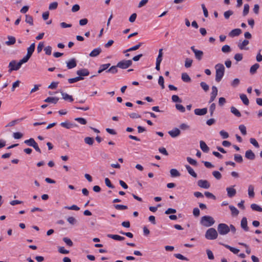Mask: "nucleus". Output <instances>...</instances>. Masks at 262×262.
I'll return each mask as SVG.
<instances>
[{"instance_id": "39", "label": "nucleus", "mask_w": 262, "mask_h": 262, "mask_svg": "<svg viewBox=\"0 0 262 262\" xmlns=\"http://www.w3.org/2000/svg\"><path fill=\"white\" fill-rule=\"evenodd\" d=\"M117 64L116 66H112L108 70L106 71V72H110L112 74H116L118 72Z\"/></svg>"}, {"instance_id": "16", "label": "nucleus", "mask_w": 262, "mask_h": 262, "mask_svg": "<svg viewBox=\"0 0 262 262\" xmlns=\"http://www.w3.org/2000/svg\"><path fill=\"white\" fill-rule=\"evenodd\" d=\"M241 225V227L245 231H249V227H248V225H247V220L246 217H244L242 219Z\"/></svg>"}, {"instance_id": "27", "label": "nucleus", "mask_w": 262, "mask_h": 262, "mask_svg": "<svg viewBox=\"0 0 262 262\" xmlns=\"http://www.w3.org/2000/svg\"><path fill=\"white\" fill-rule=\"evenodd\" d=\"M231 112L236 117H240L241 114L240 112L234 106H231L230 107Z\"/></svg>"}, {"instance_id": "60", "label": "nucleus", "mask_w": 262, "mask_h": 262, "mask_svg": "<svg viewBox=\"0 0 262 262\" xmlns=\"http://www.w3.org/2000/svg\"><path fill=\"white\" fill-rule=\"evenodd\" d=\"M233 14V12L231 10H228L224 12V15L226 19H228L231 15Z\"/></svg>"}, {"instance_id": "15", "label": "nucleus", "mask_w": 262, "mask_h": 262, "mask_svg": "<svg viewBox=\"0 0 262 262\" xmlns=\"http://www.w3.org/2000/svg\"><path fill=\"white\" fill-rule=\"evenodd\" d=\"M245 157L249 160H253L255 158V156L251 150H248L246 151Z\"/></svg>"}, {"instance_id": "2", "label": "nucleus", "mask_w": 262, "mask_h": 262, "mask_svg": "<svg viewBox=\"0 0 262 262\" xmlns=\"http://www.w3.org/2000/svg\"><path fill=\"white\" fill-rule=\"evenodd\" d=\"M215 81L220 82L224 75L225 67L222 63H217L215 66Z\"/></svg>"}, {"instance_id": "37", "label": "nucleus", "mask_w": 262, "mask_h": 262, "mask_svg": "<svg viewBox=\"0 0 262 262\" xmlns=\"http://www.w3.org/2000/svg\"><path fill=\"white\" fill-rule=\"evenodd\" d=\"M223 245L227 249H228L230 251L233 252L234 254H237L239 250L236 248H235L234 247H231L229 245Z\"/></svg>"}, {"instance_id": "31", "label": "nucleus", "mask_w": 262, "mask_h": 262, "mask_svg": "<svg viewBox=\"0 0 262 262\" xmlns=\"http://www.w3.org/2000/svg\"><path fill=\"white\" fill-rule=\"evenodd\" d=\"M182 79L185 82H189L191 81V78L186 73H183L182 74Z\"/></svg>"}, {"instance_id": "50", "label": "nucleus", "mask_w": 262, "mask_h": 262, "mask_svg": "<svg viewBox=\"0 0 262 262\" xmlns=\"http://www.w3.org/2000/svg\"><path fill=\"white\" fill-rule=\"evenodd\" d=\"M75 120L82 125H85L87 123L86 119L83 118H76Z\"/></svg>"}, {"instance_id": "8", "label": "nucleus", "mask_w": 262, "mask_h": 262, "mask_svg": "<svg viewBox=\"0 0 262 262\" xmlns=\"http://www.w3.org/2000/svg\"><path fill=\"white\" fill-rule=\"evenodd\" d=\"M198 185L204 189H208L210 187V184L207 180H200L198 181Z\"/></svg>"}, {"instance_id": "45", "label": "nucleus", "mask_w": 262, "mask_h": 262, "mask_svg": "<svg viewBox=\"0 0 262 262\" xmlns=\"http://www.w3.org/2000/svg\"><path fill=\"white\" fill-rule=\"evenodd\" d=\"M158 83L161 86L162 89H164L165 88L164 86V78L162 76H160L158 80Z\"/></svg>"}, {"instance_id": "36", "label": "nucleus", "mask_w": 262, "mask_h": 262, "mask_svg": "<svg viewBox=\"0 0 262 262\" xmlns=\"http://www.w3.org/2000/svg\"><path fill=\"white\" fill-rule=\"evenodd\" d=\"M248 195L250 198L254 196V186L252 185H250L248 187Z\"/></svg>"}, {"instance_id": "54", "label": "nucleus", "mask_w": 262, "mask_h": 262, "mask_svg": "<svg viewBox=\"0 0 262 262\" xmlns=\"http://www.w3.org/2000/svg\"><path fill=\"white\" fill-rule=\"evenodd\" d=\"M25 21L27 23H28L29 24L32 25H33V18L31 16L29 15H26V19Z\"/></svg>"}, {"instance_id": "56", "label": "nucleus", "mask_w": 262, "mask_h": 262, "mask_svg": "<svg viewBox=\"0 0 262 262\" xmlns=\"http://www.w3.org/2000/svg\"><path fill=\"white\" fill-rule=\"evenodd\" d=\"M58 3L57 2H53L51 3L49 5V10H55L57 8Z\"/></svg>"}, {"instance_id": "1", "label": "nucleus", "mask_w": 262, "mask_h": 262, "mask_svg": "<svg viewBox=\"0 0 262 262\" xmlns=\"http://www.w3.org/2000/svg\"><path fill=\"white\" fill-rule=\"evenodd\" d=\"M33 54V43H32L30 47L28 48L27 54V55L18 62H16L15 60L11 61L9 64V67L10 68V71H17L21 67V66L24 63L27 62L29 58L31 57V55Z\"/></svg>"}, {"instance_id": "5", "label": "nucleus", "mask_w": 262, "mask_h": 262, "mask_svg": "<svg viewBox=\"0 0 262 262\" xmlns=\"http://www.w3.org/2000/svg\"><path fill=\"white\" fill-rule=\"evenodd\" d=\"M217 231L220 235H226L230 232V228L227 224L220 223L217 226Z\"/></svg>"}, {"instance_id": "43", "label": "nucleus", "mask_w": 262, "mask_h": 262, "mask_svg": "<svg viewBox=\"0 0 262 262\" xmlns=\"http://www.w3.org/2000/svg\"><path fill=\"white\" fill-rule=\"evenodd\" d=\"M234 160L237 163H242L243 161V157L241 155L235 154L234 156Z\"/></svg>"}, {"instance_id": "10", "label": "nucleus", "mask_w": 262, "mask_h": 262, "mask_svg": "<svg viewBox=\"0 0 262 262\" xmlns=\"http://www.w3.org/2000/svg\"><path fill=\"white\" fill-rule=\"evenodd\" d=\"M217 92L218 91L217 88L215 86H213L212 87V92L211 93L210 98L209 101V103H211L214 100L217 95Z\"/></svg>"}, {"instance_id": "32", "label": "nucleus", "mask_w": 262, "mask_h": 262, "mask_svg": "<svg viewBox=\"0 0 262 262\" xmlns=\"http://www.w3.org/2000/svg\"><path fill=\"white\" fill-rule=\"evenodd\" d=\"M259 65L258 63H255L253 64L250 69V72L251 74H254L256 73L257 70L259 68Z\"/></svg>"}, {"instance_id": "63", "label": "nucleus", "mask_w": 262, "mask_h": 262, "mask_svg": "<svg viewBox=\"0 0 262 262\" xmlns=\"http://www.w3.org/2000/svg\"><path fill=\"white\" fill-rule=\"evenodd\" d=\"M220 134L223 139H227L229 137L228 133L223 130L220 132Z\"/></svg>"}, {"instance_id": "61", "label": "nucleus", "mask_w": 262, "mask_h": 262, "mask_svg": "<svg viewBox=\"0 0 262 262\" xmlns=\"http://www.w3.org/2000/svg\"><path fill=\"white\" fill-rule=\"evenodd\" d=\"M44 51L47 55H50L52 53V47L48 46L44 48Z\"/></svg>"}, {"instance_id": "29", "label": "nucleus", "mask_w": 262, "mask_h": 262, "mask_svg": "<svg viewBox=\"0 0 262 262\" xmlns=\"http://www.w3.org/2000/svg\"><path fill=\"white\" fill-rule=\"evenodd\" d=\"M142 44V43L140 42L138 45H136V46H134L131 48L126 50L125 51H124V53H126L128 52L137 50L141 46Z\"/></svg>"}, {"instance_id": "9", "label": "nucleus", "mask_w": 262, "mask_h": 262, "mask_svg": "<svg viewBox=\"0 0 262 262\" xmlns=\"http://www.w3.org/2000/svg\"><path fill=\"white\" fill-rule=\"evenodd\" d=\"M168 133L172 138H176L181 134V131L179 128L175 127L169 130Z\"/></svg>"}, {"instance_id": "33", "label": "nucleus", "mask_w": 262, "mask_h": 262, "mask_svg": "<svg viewBox=\"0 0 262 262\" xmlns=\"http://www.w3.org/2000/svg\"><path fill=\"white\" fill-rule=\"evenodd\" d=\"M170 175H171V177H180L181 174L178 171V170L176 169H171L170 170Z\"/></svg>"}, {"instance_id": "44", "label": "nucleus", "mask_w": 262, "mask_h": 262, "mask_svg": "<svg viewBox=\"0 0 262 262\" xmlns=\"http://www.w3.org/2000/svg\"><path fill=\"white\" fill-rule=\"evenodd\" d=\"M174 256L177 258L181 259V260H186V261L189 260V259L186 257H185L184 256H183V255H182L181 254H180V253L174 254Z\"/></svg>"}, {"instance_id": "53", "label": "nucleus", "mask_w": 262, "mask_h": 262, "mask_svg": "<svg viewBox=\"0 0 262 262\" xmlns=\"http://www.w3.org/2000/svg\"><path fill=\"white\" fill-rule=\"evenodd\" d=\"M187 161H188V162L192 165H193V166H196L197 165V162L196 160L192 159L190 157H187Z\"/></svg>"}, {"instance_id": "17", "label": "nucleus", "mask_w": 262, "mask_h": 262, "mask_svg": "<svg viewBox=\"0 0 262 262\" xmlns=\"http://www.w3.org/2000/svg\"><path fill=\"white\" fill-rule=\"evenodd\" d=\"M59 100V98L56 97H49L47 98L44 101L46 102L56 104Z\"/></svg>"}, {"instance_id": "55", "label": "nucleus", "mask_w": 262, "mask_h": 262, "mask_svg": "<svg viewBox=\"0 0 262 262\" xmlns=\"http://www.w3.org/2000/svg\"><path fill=\"white\" fill-rule=\"evenodd\" d=\"M176 107L178 110H179L180 112L182 113H184L185 112V108L181 104H176Z\"/></svg>"}, {"instance_id": "59", "label": "nucleus", "mask_w": 262, "mask_h": 262, "mask_svg": "<svg viewBox=\"0 0 262 262\" xmlns=\"http://www.w3.org/2000/svg\"><path fill=\"white\" fill-rule=\"evenodd\" d=\"M212 174L217 180H220L222 178V175L221 173L218 171H213Z\"/></svg>"}, {"instance_id": "57", "label": "nucleus", "mask_w": 262, "mask_h": 262, "mask_svg": "<svg viewBox=\"0 0 262 262\" xmlns=\"http://www.w3.org/2000/svg\"><path fill=\"white\" fill-rule=\"evenodd\" d=\"M201 88L205 91L207 92L209 90V86L205 82H201L200 83Z\"/></svg>"}, {"instance_id": "20", "label": "nucleus", "mask_w": 262, "mask_h": 262, "mask_svg": "<svg viewBox=\"0 0 262 262\" xmlns=\"http://www.w3.org/2000/svg\"><path fill=\"white\" fill-rule=\"evenodd\" d=\"M200 148L204 152H208L209 150V147L207 145L205 142L203 141L200 142Z\"/></svg>"}, {"instance_id": "26", "label": "nucleus", "mask_w": 262, "mask_h": 262, "mask_svg": "<svg viewBox=\"0 0 262 262\" xmlns=\"http://www.w3.org/2000/svg\"><path fill=\"white\" fill-rule=\"evenodd\" d=\"M239 97H240L241 99L242 100V101H243V103L245 105H249V99L247 98V96L245 94H241Z\"/></svg>"}, {"instance_id": "7", "label": "nucleus", "mask_w": 262, "mask_h": 262, "mask_svg": "<svg viewBox=\"0 0 262 262\" xmlns=\"http://www.w3.org/2000/svg\"><path fill=\"white\" fill-rule=\"evenodd\" d=\"M191 50L193 51V52L194 53L195 58L198 60H201L202 59L203 55V52L201 50H198L197 49H195L194 46H192L191 47Z\"/></svg>"}, {"instance_id": "64", "label": "nucleus", "mask_w": 262, "mask_h": 262, "mask_svg": "<svg viewBox=\"0 0 262 262\" xmlns=\"http://www.w3.org/2000/svg\"><path fill=\"white\" fill-rule=\"evenodd\" d=\"M58 83H59L58 82H52L48 86V89H52V90L55 89L57 87Z\"/></svg>"}, {"instance_id": "12", "label": "nucleus", "mask_w": 262, "mask_h": 262, "mask_svg": "<svg viewBox=\"0 0 262 262\" xmlns=\"http://www.w3.org/2000/svg\"><path fill=\"white\" fill-rule=\"evenodd\" d=\"M194 112L196 115H205L207 113V108L206 107L203 108H196L194 110Z\"/></svg>"}, {"instance_id": "4", "label": "nucleus", "mask_w": 262, "mask_h": 262, "mask_svg": "<svg viewBox=\"0 0 262 262\" xmlns=\"http://www.w3.org/2000/svg\"><path fill=\"white\" fill-rule=\"evenodd\" d=\"M218 236L216 230L213 228L208 229L205 233V237L207 239L213 240L217 238Z\"/></svg>"}, {"instance_id": "23", "label": "nucleus", "mask_w": 262, "mask_h": 262, "mask_svg": "<svg viewBox=\"0 0 262 262\" xmlns=\"http://www.w3.org/2000/svg\"><path fill=\"white\" fill-rule=\"evenodd\" d=\"M62 98L65 100H69L70 102L73 101L74 99L71 95H70L63 92H61Z\"/></svg>"}, {"instance_id": "49", "label": "nucleus", "mask_w": 262, "mask_h": 262, "mask_svg": "<svg viewBox=\"0 0 262 262\" xmlns=\"http://www.w3.org/2000/svg\"><path fill=\"white\" fill-rule=\"evenodd\" d=\"M239 79L238 78H235L231 82V85L233 88H236L239 84Z\"/></svg>"}, {"instance_id": "28", "label": "nucleus", "mask_w": 262, "mask_h": 262, "mask_svg": "<svg viewBox=\"0 0 262 262\" xmlns=\"http://www.w3.org/2000/svg\"><path fill=\"white\" fill-rule=\"evenodd\" d=\"M60 125L67 129H70L73 126V124L70 123L69 121H67L64 122H62L60 123Z\"/></svg>"}, {"instance_id": "6", "label": "nucleus", "mask_w": 262, "mask_h": 262, "mask_svg": "<svg viewBox=\"0 0 262 262\" xmlns=\"http://www.w3.org/2000/svg\"><path fill=\"white\" fill-rule=\"evenodd\" d=\"M132 64V60H123L117 63V67L122 69H126Z\"/></svg>"}, {"instance_id": "47", "label": "nucleus", "mask_w": 262, "mask_h": 262, "mask_svg": "<svg viewBox=\"0 0 262 262\" xmlns=\"http://www.w3.org/2000/svg\"><path fill=\"white\" fill-rule=\"evenodd\" d=\"M114 207L117 210H125L127 209V206L123 205L116 204L114 205Z\"/></svg>"}, {"instance_id": "51", "label": "nucleus", "mask_w": 262, "mask_h": 262, "mask_svg": "<svg viewBox=\"0 0 262 262\" xmlns=\"http://www.w3.org/2000/svg\"><path fill=\"white\" fill-rule=\"evenodd\" d=\"M239 129L240 130L242 135H246L247 134L246 127L244 125H240L239 126Z\"/></svg>"}, {"instance_id": "24", "label": "nucleus", "mask_w": 262, "mask_h": 262, "mask_svg": "<svg viewBox=\"0 0 262 262\" xmlns=\"http://www.w3.org/2000/svg\"><path fill=\"white\" fill-rule=\"evenodd\" d=\"M111 66L110 63L103 64L100 66L98 73L100 74L103 71L107 70Z\"/></svg>"}, {"instance_id": "35", "label": "nucleus", "mask_w": 262, "mask_h": 262, "mask_svg": "<svg viewBox=\"0 0 262 262\" xmlns=\"http://www.w3.org/2000/svg\"><path fill=\"white\" fill-rule=\"evenodd\" d=\"M84 79V78L83 77H75V78H69L68 79V82L69 83H75V82H76L77 81H79L80 80H83Z\"/></svg>"}, {"instance_id": "34", "label": "nucleus", "mask_w": 262, "mask_h": 262, "mask_svg": "<svg viewBox=\"0 0 262 262\" xmlns=\"http://www.w3.org/2000/svg\"><path fill=\"white\" fill-rule=\"evenodd\" d=\"M16 39L14 37L8 36V40L6 41V44L8 46H10L15 43Z\"/></svg>"}, {"instance_id": "40", "label": "nucleus", "mask_w": 262, "mask_h": 262, "mask_svg": "<svg viewBox=\"0 0 262 262\" xmlns=\"http://www.w3.org/2000/svg\"><path fill=\"white\" fill-rule=\"evenodd\" d=\"M84 140L85 143L89 145H93L94 142V140L92 137H85L84 138Z\"/></svg>"}, {"instance_id": "62", "label": "nucleus", "mask_w": 262, "mask_h": 262, "mask_svg": "<svg viewBox=\"0 0 262 262\" xmlns=\"http://www.w3.org/2000/svg\"><path fill=\"white\" fill-rule=\"evenodd\" d=\"M171 99L174 102H182V100L178 96L174 95L172 96Z\"/></svg>"}, {"instance_id": "42", "label": "nucleus", "mask_w": 262, "mask_h": 262, "mask_svg": "<svg viewBox=\"0 0 262 262\" xmlns=\"http://www.w3.org/2000/svg\"><path fill=\"white\" fill-rule=\"evenodd\" d=\"M221 50L223 53H227L230 52L231 49L229 46L226 45L222 47Z\"/></svg>"}, {"instance_id": "13", "label": "nucleus", "mask_w": 262, "mask_h": 262, "mask_svg": "<svg viewBox=\"0 0 262 262\" xmlns=\"http://www.w3.org/2000/svg\"><path fill=\"white\" fill-rule=\"evenodd\" d=\"M77 66L76 60L75 58H72L67 62V66L69 69H73Z\"/></svg>"}, {"instance_id": "25", "label": "nucleus", "mask_w": 262, "mask_h": 262, "mask_svg": "<svg viewBox=\"0 0 262 262\" xmlns=\"http://www.w3.org/2000/svg\"><path fill=\"white\" fill-rule=\"evenodd\" d=\"M249 42L248 40L245 39L242 43L238 44V47L241 50H247L248 48H246L245 47L249 44Z\"/></svg>"}, {"instance_id": "19", "label": "nucleus", "mask_w": 262, "mask_h": 262, "mask_svg": "<svg viewBox=\"0 0 262 262\" xmlns=\"http://www.w3.org/2000/svg\"><path fill=\"white\" fill-rule=\"evenodd\" d=\"M101 51L102 50L100 48H97L92 50V51L90 53L89 55L90 56L93 57H96L100 54Z\"/></svg>"}, {"instance_id": "3", "label": "nucleus", "mask_w": 262, "mask_h": 262, "mask_svg": "<svg viewBox=\"0 0 262 262\" xmlns=\"http://www.w3.org/2000/svg\"><path fill=\"white\" fill-rule=\"evenodd\" d=\"M215 223L214 219L209 215H205L201 217L200 224L201 225L208 227L212 226Z\"/></svg>"}, {"instance_id": "38", "label": "nucleus", "mask_w": 262, "mask_h": 262, "mask_svg": "<svg viewBox=\"0 0 262 262\" xmlns=\"http://www.w3.org/2000/svg\"><path fill=\"white\" fill-rule=\"evenodd\" d=\"M251 208L253 210L262 212V208L256 204H252L251 205Z\"/></svg>"}, {"instance_id": "22", "label": "nucleus", "mask_w": 262, "mask_h": 262, "mask_svg": "<svg viewBox=\"0 0 262 262\" xmlns=\"http://www.w3.org/2000/svg\"><path fill=\"white\" fill-rule=\"evenodd\" d=\"M107 236L108 237H110L114 240L116 241H123L125 239V238L123 236H120L119 235L117 234H108Z\"/></svg>"}, {"instance_id": "11", "label": "nucleus", "mask_w": 262, "mask_h": 262, "mask_svg": "<svg viewBox=\"0 0 262 262\" xmlns=\"http://www.w3.org/2000/svg\"><path fill=\"white\" fill-rule=\"evenodd\" d=\"M76 74L78 75V77H83L87 76L90 74V72L87 69H81L77 71Z\"/></svg>"}, {"instance_id": "58", "label": "nucleus", "mask_w": 262, "mask_h": 262, "mask_svg": "<svg viewBox=\"0 0 262 262\" xmlns=\"http://www.w3.org/2000/svg\"><path fill=\"white\" fill-rule=\"evenodd\" d=\"M250 142L255 147H257V148L259 147V144L257 142V141L255 139L252 138H250Z\"/></svg>"}, {"instance_id": "21", "label": "nucleus", "mask_w": 262, "mask_h": 262, "mask_svg": "<svg viewBox=\"0 0 262 262\" xmlns=\"http://www.w3.org/2000/svg\"><path fill=\"white\" fill-rule=\"evenodd\" d=\"M185 167L189 174L195 178L197 177V174L194 172L190 166L186 165Z\"/></svg>"}, {"instance_id": "52", "label": "nucleus", "mask_w": 262, "mask_h": 262, "mask_svg": "<svg viewBox=\"0 0 262 262\" xmlns=\"http://www.w3.org/2000/svg\"><path fill=\"white\" fill-rule=\"evenodd\" d=\"M63 242L69 246L72 247L73 245L72 241L68 237H64L63 238Z\"/></svg>"}, {"instance_id": "41", "label": "nucleus", "mask_w": 262, "mask_h": 262, "mask_svg": "<svg viewBox=\"0 0 262 262\" xmlns=\"http://www.w3.org/2000/svg\"><path fill=\"white\" fill-rule=\"evenodd\" d=\"M163 49H160L159 51V54L156 59V62L161 63L162 60V56H163Z\"/></svg>"}, {"instance_id": "48", "label": "nucleus", "mask_w": 262, "mask_h": 262, "mask_svg": "<svg viewBox=\"0 0 262 262\" xmlns=\"http://www.w3.org/2000/svg\"><path fill=\"white\" fill-rule=\"evenodd\" d=\"M249 11V6L248 4H245L244 7V10L243 12V16H246Z\"/></svg>"}, {"instance_id": "30", "label": "nucleus", "mask_w": 262, "mask_h": 262, "mask_svg": "<svg viewBox=\"0 0 262 262\" xmlns=\"http://www.w3.org/2000/svg\"><path fill=\"white\" fill-rule=\"evenodd\" d=\"M229 207L231 211L232 215L236 216L239 214V211L234 206L230 205Z\"/></svg>"}, {"instance_id": "14", "label": "nucleus", "mask_w": 262, "mask_h": 262, "mask_svg": "<svg viewBox=\"0 0 262 262\" xmlns=\"http://www.w3.org/2000/svg\"><path fill=\"white\" fill-rule=\"evenodd\" d=\"M242 33V30L240 29H234L231 30L229 33V36L231 37H234L235 36H237L239 35Z\"/></svg>"}, {"instance_id": "18", "label": "nucleus", "mask_w": 262, "mask_h": 262, "mask_svg": "<svg viewBox=\"0 0 262 262\" xmlns=\"http://www.w3.org/2000/svg\"><path fill=\"white\" fill-rule=\"evenodd\" d=\"M226 190L227 191V195L229 198H232L236 194V191L233 187H227Z\"/></svg>"}, {"instance_id": "46", "label": "nucleus", "mask_w": 262, "mask_h": 262, "mask_svg": "<svg viewBox=\"0 0 262 262\" xmlns=\"http://www.w3.org/2000/svg\"><path fill=\"white\" fill-rule=\"evenodd\" d=\"M193 60L190 58H186L185 61V67L186 68H190L192 66Z\"/></svg>"}]
</instances>
